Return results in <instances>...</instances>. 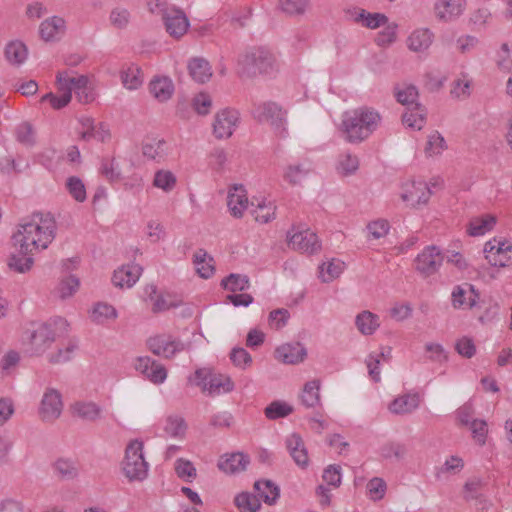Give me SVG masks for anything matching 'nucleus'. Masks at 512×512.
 Wrapping results in <instances>:
<instances>
[{
  "instance_id": "1",
  "label": "nucleus",
  "mask_w": 512,
  "mask_h": 512,
  "mask_svg": "<svg viewBox=\"0 0 512 512\" xmlns=\"http://www.w3.org/2000/svg\"><path fill=\"white\" fill-rule=\"evenodd\" d=\"M56 221L50 213H33L18 224L11 237L14 252L11 253L10 269L25 273L34 263V252L44 250L52 243L56 235Z\"/></svg>"
},
{
  "instance_id": "2",
  "label": "nucleus",
  "mask_w": 512,
  "mask_h": 512,
  "mask_svg": "<svg viewBox=\"0 0 512 512\" xmlns=\"http://www.w3.org/2000/svg\"><path fill=\"white\" fill-rule=\"evenodd\" d=\"M236 70L241 78L253 79L277 71L278 62L268 47L251 46L238 55Z\"/></svg>"
},
{
  "instance_id": "3",
  "label": "nucleus",
  "mask_w": 512,
  "mask_h": 512,
  "mask_svg": "<svg viewBox=\"0 0 512 512\" xmlns=\"http://www.w3.org/2000/svg\"><path fill=\"white\" fill-rule=\"evenodd\" d=\"M380 122V114L372 108L361 107L346 112L341 123L344 138L351 144L362 143L377 130Z\"/></svg>"
},
{
  "instance_id": "4",
  "label": "nucleus",
  "mask_w": 512,
  "mask_h": 512,
  "mask_svg": "<svg viewBox=\"0 0 512 512\" xmlns=\"http://www.w3.org/2000/svg\"><path fill=\"white\" fill-rule=\"evenodd\" d=\"M144 444L138 439L128 443L122 461V471L130 482H141L148 476L149 464L143 454Z\"/></svg>"
},
{
  "instance_id": "5",
  "label": "nucleus",
  "mask_w": 512,
  "mask_h": 512,
  "mask_svg": "<svg viewBox=\"0 0 512 512\" xmlns=\"http://www.w3.org/2000/svg\"><path fill=\"white\" fill-rule=\"evenodd\" d=\"M67 326L63 318H55L48 322L40 324L36 329L30 332V345L33 354H42L55 341L56 335H59Z\"/></svg>"
},
{
  "instance_id": "6",
  "label": "nucleus",
  "mask_w": 512,
  "mask_h": 512,
  "mask_svg": "<svg viewBox=\"0 0 512 512\" xmlns=\"http://www.w3.org/2000/svg\"><path fill=\"white\" fill-rule=\"evenodd\" d=\"M190 381H193L196 386H199L203 392H207L209 395L226 393L233 389V383L229 377L216 374L207 368L197 369Z\"/></svg>"
},
{
  "instance_id": "7",
  "label": "nucleus",
  "mask_w": 512,
  "mask_h": 512,
  "mask_svg": "<svg viewBox=\"0 0 512 512\" xmlns=\"http://www.w3.org/2000/svg\"><path fill=\"white\" fill-rule=\"evenodd\" d=\"M253 115L258 122L269 123L278 136H286V112L276 103L259 104L254 108Z\"/></svg>"
},
{
  "instance_id": "8",
  "label": "nucleus",
  "mask_w": 512,
  "mask_h": 512,
  "mask_svg": "<svg viewBox=\"0 0 512 512\" xmlns=\"http://www.w3.org/2000/svg\"><path fill=\"white\" fill-rule=\"evenodd\" d=\"M148 349L156 356L165 359L173 358L185 350V344L172 335H156L147 340Z\"/></svg>"
},
{
  "instance_id": "9",
  "label": "nucleus",
  "mask_w": 512,
  "mask_h": 512,
  "mask_svg": "<svg viewBox=\"0 0 512 512\" xmlns=\"http://www.w3.org/2000/svg\"><path fill=\"white\" fill-rule=\"evenodd\" d=\"M444 257L435 245L425 247L415 258V270L423 277L435 274L443 263Z\"/></svg>"
},
{
  "instance_id": "10",
  "label": "nucleus",
  "mask_w": 512,
  "mask_h": 512,
  "mask_svg": "<svg viewBox=\"0 0 512 512\" xmlns=\"http://www.w3.org/2000/svg\"><path fill=\"white\" fill-rule=\"evenodd\" d=\"M485 258L492 266L506 267L512 264V244L493 239L484 245Z\"/></svg>"
},
{
  "instance_id": "11",
  "label": "nucleus",
  "mask_w": 512,
  "mask_h": 512,
  "mask_svg": "<svg viewBox=\"0 0 512 512\" xmlns=\"http://www.w3.org/2000/svg\"><path fill=\"white\" fill-rule=\"evenodd\" d=\"M288 245L294 250L302 253L313 254L320 250V243L317 235L310 229L296 230L292 228L288 232Z\"/></svg>"
},
{
  "instance_id": "12",
  "label": "nucleus",
  "mask_w": 512,
  "mask_h": 512,
  "mask_svg": "<svg viewBox=\"0 0 512 512\" xmlns=\"http://www.w3.org/2000/svg\"><path fill=\"white\" fill-rule=\"evenodd\" d=\"M239 122V112L234 109H223L215 115L213 133L218 139L232 136Z\"/></svg>"
},
{
  "instance_id": "13",
  "label": "nucleus",
  "mask_w": 512,
  "mask_h": 512,
  "mask_svg": "<svg viewBox=\"0 0 512 512\" xmlns=\"http://www.w3.org/2000/svg\"><path fill=\"white\" fill-rule=\"evenodd\" d=\"M166 31L174 38L182 37L189 28V20L183 10L174 7L163 18Z\"/></svg>"
},
{
  "instance_id": "14",
  "label": "nucleus",
  "mask_w": 512,
  "mask_h": 512,
  "mask_svg": "<svg viewBox=\"0 0 512 512\" xmlns=\"http://www.w3.org/2000/svg\"><path fill=\"white\" fill-rule=\"evenodd\" d=\"M62 400L60 393L55 389L45 392L40 406V416L43 421L51 422L57 419L62 412Z\"/></svg>"
},
{
  "instance_id": "15",
  "label": "nucleus",
  "mask_w": 512,
  "mask_h": 512,
  "mask_svg": "<svg viewBox=\"0 0 512 512\" xmlns=\"http://www.w3.org/2000/svg\"><path fill=\"white\" fill-rule=\"evenodd\" d=\"M79 137L83 141L96 140L105 142L110 137L109 130L103 123H95L90 117H82L79 120Z\"/></svg>"
},
{
  "instance_id": "16",
  "label": "nucleus",
  "mask_w": 512,
  "mask_h": 512,
  "mask_svg": "<svg viewBox=\"0 0 512 512\" xmlns=\"http://www.w3.org/2000/svg\"><path fill=\"white\" fill-rule=\"evenodd\" d=\"M61 73L63 76V80L66 82L70 90L71 97L72 92H74L80 103H89L90 101H92L93 96L90 88L88 87L89 79L87 76L80 75L77 77H73L70 76L68 71H63Z\"/></svg>"
},
{
  "instance_id": "17",
  "label": "nucleus",
  "mask_w": 512,
  "mask_h": 512,
  "mask_svg": "<svg viewBox=\"0 0 512 512\" xmlns=\"http://www.w3.org/2000/svg\"><path fill=\"white\" fill-rule=\"evenodd\" d=\"M306 356V348L299 342L286 343L275 350V358L285 364H298L303 362Z\"/></svg>"
},
{
  "instance_id": "18",
  "label": "nucleus",
  "mask_w": 512,
  "mask_h": 512,
  "mask_svg": "<svg viewBox=\"0 0 512 512\" xmlns=\"http://www.w3.org/2000/svg\"><path fill=\"white\" fill-rule=\"evenodd\" d=\"M432 194L431 186L425 182H412L402 193L401 198L404 202H409L415 207L420 204H426Z\"/></svg>"
},
{
  "instance_id": "19",
  "label": "nucleus",
  "mask_w": 512,
  "mask_h": 512,
  "mask_svg": "<svg viewBox=\"0 0 512 512\" xmlns=\"http://www.w3.org/2000/svg\"><path fill=\"white\" fill-rule=\"evenodd\" d=\"M142 271L138 264L124 265L114 272L112 282L117 287L130 288L138 281Z\"/></svg>"
},
{
  "instance_id": "20",
  "label": "nucleus",
  "mask_w": 512,
  "mask_h": 512,
  "mask_svg": "<svg viewBox=\"0 0 512 512\" xmlns=\"http://www.w3.org/2000/svg\"><path fill=\"white\" fill-rule=\"evenodd\" d=\"M227 206L234 217L241 218L243 216L244 211L248 207V198L243 185H234L229 190Z\"/></svg>"
},
{
  "instance_id": "21",
  "label": "nucleus",
  "mask_w": 512,
  "mask_h": 512,
  "mask_svg": "<svg viewBox=\"0 0 512 512\" xmlns=\"http://www.w3.org/2000/svg\"><path fill=\"white\" fill-rule=\"evenodd\" d=\"M65 21L61 17L53 16L44 20L39 27V34L44 41H56L65 33Z\"/></svg>"
},
{
  "instance_id": "22",
  "label": "nucleus",
  "mask_w": 512,
  "mask_h": 512,
  "mask_svg": "<svg viewBox=\"0 0 512 512\" xmlns=\"http://www.w3.org/2000/svg\"><path fill=\"white\" fill-rule=\"evenodd\" d=\"M465 0H439L435 3L436 16L443 21L459 17L464 9Z\"/></svg>"
},
{
  "instance_id": "23",
  "label": "nucleus",
  "mask_w": 512,
  "mask_h": 512,
  "mask_svg": "<svg viewBox=\"0 0 512 512\" xmlns=\"http://www.w3.org/2000/svg\"><path fill=\"white\" fill-rule=\"evenodd\" d=\"M452 305L454 308H473L476 305L479 294L475 291L472 285L466 284L463 286H456L452 291Z\"/></svg>"
},
{
  "instance_id": "24",
  "label": "nucleus",
  "mask_w": 512,
  "mask_h": 512,
  "mask_svg": "<svg viewBox=\"0 0 512 512\" xmlns=\"http://www.w3.org/2000/svg\"><path fill=\"white\" fill-rule=\"evenodd\" d=\"M420 404V396L418 393H408L395 398L389 404V410L393 414L403 415L409 414L416 410Z\"/></svg>"
},
{
  "instance_id": "25",
  "label": "nucleus",
  "mask_w": 512,
  "mask_h": 512,
  "mask_svg": "<svg viewBox=\"0 0 512 512\" xmlns=\"http://www.w3.org/2000/svg\"><path fill=\"white\" fill-rule=\"evenodd\" d=\"M249 464V457L241 452L224 455L218 462V468L225 473L244 471Z\"/></svg>"
},
{
  "instance_id": "26",
  "label": "nucleus",
  "mask_w": 512,
  "mask_h": 512,
  "mask_svg": "<svg viewBox=\"0 0 512 512\" xmlns=\"http://www.w3.org/2000/svg\"><path fill=\"white\" fill-rule=\"evenodd\" d=\"M286 447L294 462L300 467L308 465V454L300 435L293 433L286 439Z\"/></svg>"
},
{
  "instance_id": "27",
  "label": "nucleus",
  "mask_w": 512,
  "mask_h": 512,
  "mask_svg": "<svg viewBox=\"0 0 512 512\" xmlns=\"http://www.w3.org/2000/svg\"><path fill=\"white\" fill-rule=\"evenodd\" d=\"M56 83L60 96H56L53 93H47L41 98V101H49V103L54 109H61L71 101L70 90L66 82L63 80L61 72H58L56 76Z\"/></svg>"
},
{
  "instance_id": "28",
  "label": "nucleus",
  "mask_w": 512,
  "mask_h": 512,
  "mask_svg": "<svg viewBox=\"0 0 512 512\" xmlns=\"http://www.w3.org/2000/svg\"><path fill=\"white\" fill-rule=\"evenodd\" d=\"M434 35L427 28L416 29L407 39L408 48L414 52L426 51L433 42Z\"/></svg>"
},
{
  "instance_id": "29",
  "label": "nucleus",
  "mask_w": 512,
  "mask_h": 512,
  "mask_svg": "<svg viewBox=\"0 0 512 512\" xmlns=\"http://www.w3.org/2000/svg\"><path fill=\"white\" fill-rule=\"evenodd\" d=\"M150 93L160 102L167 101L174 92V85L168 77H156L149 84Z\"/></svg>"
},
{
  "instance_id": "30",
  "label": "nucleus",
  "mask_w": 512,
  "mask_h": 512,
  "mask_svg": "<svg viewBox=\"0 0 512 512\" xmlns=\"http://www.w3.org/2000/svg\"><path fill=\"white\" fill-rule=\"evenodd\" d=\"M188 70L190 76L198 83H205L212 76V69L209 62L201 57L193 58L189 61Z\"/></svg>"
},
{
  "instance_id": "31",
  "label": "nucleus",
  "mask_w": 512,
  "mask_h": 512,
  "mask_svg": "<svg viewBox=\"0 0 512 512\" xmlns=\"http://www.w3.org/2000/svg\"><path fill=\"white\" fill-rule=\"evenodd\" d=\"M73 413L85 421L95 422L102 417V409L94 402H76L73 406Z\"/></svg>"
},
{
  "instance_id": "32",
  "label": "nucleus",
  "mask_w": 512,
  "mask_h": 512,
  "mask_svg": "<svg viewBox=\"0 0 512 512\" xmlns=\"http://www.w3.org/2000/svg\"><path fill=\"white\" fill-rule=\"evenodd\" d=\"M254 489L258 492L259 496L268 505L276 503L280 496L279 487L270 480H258L254 483Z\"/></svg>"
},
{
  "instance_id": "33",
  "label": "nucleus",
  "mask_w": 512,
  "mask_h": 512,
  "mask_svg": "<svg viewBox=\"0 0 512 512\" xmlns=\"http://www.w3.org/2000/svg\"><path fill=\"white\" fill-rule=\"evenodd\" d=\"M355 324L363 335H372L380 326L378 315L370 311H362L356 316Z\"/></svg>"
},
{
  "instance_id": "34",
  "label": "nucleus",
  "mask_w": 512,
  "mask_h": 512,
  "mask_svg": "<svg viewBox=\"0 0 512 512\" xmlns=\"http://www.w3.org/2000/svg\"><path fill=\"white\" fill-rule=\"evenodd\" d=\"M496 224V217L490 214L475 217L470 220L468 233L471 236H482L491 231Z\"/></svg>"
},
{
  "instance_id": "35",
  "label": "nucleus",
  "mask_w": 512,
  "mask_h": 512,
  "mask_svg": "<svg viewBox=\"0 0 512 512\" xmlns=\"http://www.w3.org/2000/svg\"><path fill=\"white\" fill-rule=\"evenodd\" d=\"M28 50L21 41H11L5 47V57L12 65H21L27 59Z\"/></svg>"
},
{
  "instance_id": "36",
  "label": "nucleus",
  "mask_w": 512,
  "mask_h": 512,
  "mask_svg": "<svg viewBox=\"0 0 512 512\" xmlns=\"http://www.w3.org/2000/svg\"><path fill=\"white\" fill-rule=\"evenodd\" d=\"M320 381L313 379L308 381L302 390L301 402L307 408H313L320 404Z\"/></svg>"
},
{
  "instance_id": "37",
  "label": "nucleus",
  "mask_w": 512,
  "mask_h": 512,
  "mask_svg": "<svg viewBox=\"0 0 512 512\" xmlns=\"http://www.w3.org/2000/svg\"><path fill=\"white\" fill-rule=\"evenodd\" d=\"M221 286L232 294L243 292L249 289L250 280L246 275L231 273L222 279Z\"/></svg>"
},
{
  "instance_id": "38",
  "label": "nucleus",
  "mask_w": 512,
  "mask_h": 512,
  "mask_svg": "<svg viewBox=\"0 0 512 512\" xmlns=\"http://www.w3.org/2000/svg\"><path fill=\"white\" fill-rule=\"evenodd\" d=\"M213 259L208 256L204 249H198L193 257V263L196 267V271L202 278H209L214 273V267L211 264Z\"/></svg>"
},
{
  "instance_id": "39",
  "label": "nucleus",
  "mask_w": 512,
  "mask_h": 512,
  "mask_svg": "<svg viewBox=\"0 0 512 512\" xmlns=\"http://www.w3.org/2000/svg\"><path fill=\"white\" fill-rule=\"evenodd\" d=\"M344 262L340 260H331L323 263L319 267V277L322 282L329 283L334 279L338 278L344 270Z\"/></svg>"
},
{
  "instance_id": "40",
  "label": "nucleus",
  "mask_w": 512,
  "mask_h": 512,
  "mask_svg": "<svg viewBox=\"0 0 512 512\" xmlns=\"http://www.w3.org/2000/svg\"><path fill=\"white\" fill-rule=\"evenodd\" d=\"M425 119L426 109L420 104H416L403 115L404 124L417 130H420L424 126Z\"/></svg>"
},
{
  "instance_id": "41",
  "label": "nucleus",
  "mask_w": 512,
  "mask_h": 512,
  "mask_svg": "<svg viewBox=\"0 0 512 512\" xmlns=\"http://www.w3.org/2000/svg\"><path fill=\"white\" fill-rule=\"evenodd\" d=\"M311 171V165L308 162L289 165L284 173V179L292 185L301 183V181Z\"/></svg>"
},
{
  "instance_id": "42",
  "label": "nucleus",
  "mask_w": 512,
  "mask_h": 512,
  "mask_svg": "<svg viewBox=\"0 0 512 512\" xmlns=\"http://www.w3.org/2000/svg\"><path fill=\"white\" fill-rule=\"evenodd\" d=\"M121 81L125 88L134 90L139 88L143 83L141 70L135 65H130L121 72Z\"/></svg>"
},
{
  "instance_id": "43",
  "label": "nucleus",
  "mask_w": 512,
  "mask_h": 512,
  "mask_svg": "<svg viewBox=\"0 0 512 512\" xmlns=\"http://www.w3.org/2000/svg\"><path fill=\"white\" fill-rule=\"evenodd\" d=\"M234 502L240 512H257L261 507L259 498L248 492L238 494Z\"/></svg>"
},
{
  "instance_id": "44",
  "label": "nucleus",
  "mask_w": 512,
  "mask_h": 512,
  "mask_svg": "<svg viewBox=\"0 0 512 512\" xmlns=\"http://www.w3.org/2000/svg\"><path fill=\"white\" fill-rule=\"evenodd\" d=\"M90 317L93 322L103 324L109 319H115L117 311L112 305L100 302L93 307Z\"/></svg>"
},
{
  "instance_id": "45",
  "label": "nucleus",
  "mask_w": 512,
  "mask_h": 512,
  "mask_svg": "<svg viewBox=\"0 0 512 512\" xmlns=\"http://www.w3.org/2000/svg\"><path fill=\"white\" fill-rule=\"evenodd\" d=\"M167 143L164 140L153 139L143 145V155L149 159L160 161L166 155Z\"/></svg>"
},
{
  "instance_id": "46",
  "label": "nucleus",
  "mask_w": 512,
  "mask_h": 512,
  "mask_svg": "<svg viewBox=\"0 0 512 512\" xmlns=\"http://www.w3.org/2000/svg\"><path fill=\"white\" fill-rule=\"evenodd\" d=\"M54 470L57 475L64 480H72L78 476V468L74 461L60 458L55 461Z\"/></svg>"
},
{
  "instance_id": "47",
  "label": "nucleus",
  "mask_w": 512,
  "mask_h": 512,
  "mask_svg": "<svg viewBox=\"0 0 512 512\" xmlns=\"http://www.w3.org/2000/svg\"><path fill=\"white\" fill-rule=\"evenodd\" d=\"M381 456L385 459L402 460L408 453L406 444L401 442H388L380 449Z\"/></svg>"
},
{
  "instance_id": "48",
  "label": "nucleus",
  "mask_w": 512,
  "mask_h": 512,
  "mask_svg": "<svg viewBox=\"0 0 512 512\" xmlns=\"http://www.w3.org/2000/svg\"><path fill=\"white\" fill-rule=\"evenodd\" d=\"M359 168V159L356 155L345 153L339 156L337 171L342 176L355 174Z\"/></svg>"
},
{
  "instance_id": "49",
  "label": "nucleus",
  "mask_w": 512,
  "mask_h": 512,
  "mask_svg": "<svg viewBox=\"0 0 512 512\" xmlns=\"http://www.w3.org/2000/svg\"><path fill=\"white\" fill-rule=\"evenodd\" d=\"M15 136L26 147H32L36 143L35 130L29 122L20 123L15 129Z\"/></svg>"
},
{
  "instance_id": "50",
  "label": "nucleus",
  "mask_w": 512,
  "mask_h": 512,
  "mask_svg": "<svg viewBox=\"0 0 512 512\" xmlns=\"http://www.w3.org/2000/svg\"><path fill=\"white\" fill-rule=\"evenodd\" d=\"M186 429L185 420L179 416H169L164 427L165 433L173 438H183Z\"/></svg>"
},
{
  "instance_id": "51",
  "label": "nucleus",
  "mask_w": 512,
  "mask_h": 512,
  "mask_svg": "<svg viewBox=\"0 0 512 512\" xmlns=\"http://www.w3.org/2000/svg\"><path fill=\"white\" fill-rule=\"evenodd\" d=\"M293 412V407L282 401H273L264 410L269 420L284 418Z\"/></svg>"
},
{
  "instance_id": "52",
  "label": "nucleus",
  "mask_w": 512,
  "mask_h": 512,
  "mask_svg": "<svg viewBox=\"0 0 512 512\" xmlns=\"http://www.w3.org/2000/svg\"><path fill=\"white\" fill-rule=\"evenodd\" d=\"M76 349L77 344L69 341L63 348H59L56 352L49 354L48 361L54 365L66 363L72 359Z\"/></svg>"
},
{
  "instance_id": "53",
  "label": "nucleus",
  "mask_w": 512,
  "mask_h": 512,
  "mask_svg": "<svg viewBox=\"0 0 512 512\" xmlns=\"http://www.w3.org/2000/svg\"><path fill=\"white\" fill-rule=\"evenodd\" d=\"M175 472L180 479L189 483H191L197 476V471L193 463L184 458L176 460Z\"/></svg>"
},
{
  "instance_id": "54",
  "label": "nucleus",
  "mask_w": 512,
  "mask_h": 512,
  "mask_svg": "<svg viewBox=\"0 0 512 512\" xmlns=\"http://www.w3.org/2000/svg\"><path fill=\"white\" fill-rule=\"evenodd\" d=\"M446 149V141L438 131H434L428 136L427 144L425 147V152L427 155H440Z\"/></svg>"
},
{
  "instance_id": "55",
  "label": "nucleus",
  "mask_w": 512,
  "mask_h": 512,
  "mask_svg": "<svg viewBox=\"0 0 512 512\" xmlns=\"http://www.w3.org/2000/svg\"><path fill=\"white\" fill-rule=\"evenodd\" d=\"M276 207L270 202L268 204L259 202L252 211L254 219L262 224H266L275 218Z\"/></svg>"
},
{
  "instance_id": "56",
  "label": "nucleus",
  "mask_w": 512,
  "mask_h": 512,
  "mask_svg": "<svg viewBox=\"0 0 512 512\" xmlns=\"http://www.w3.org/2000/svg\"><path fill=\"white\" fill-rule=\"evenodd\" d=\"M153 185L166 192L171 191L176 185V177L167 170H159L155 173Z\"/></svg>"
},
{
  "instance_id": "57",
  "label": "nucleus",
  "mask_w": 512,
  "mask_h": 512,
  "mask_svg": "<svg viewBox=\"0 0 512 512\" xmlns=\"http://www.w3.org/2000/svg\"><path fill=\"white\" fill-rule=\"evenodd\" d=\"M69 194L78 202L86 200V189L83 181L76 176H71L66 181Z\"/></svg>"
},
{
  "instance_id": "58",
  "label": "nucleus",
  "mask_w": 512,
  "mask_h": 512,
  "mask_svg": "<svg viewBox=\"0 0 512 512\" xmlns=\"http://www.w3.org/2000/svg\"><path fill=\"white\" fill-rule=\"evenodd\" d=\"M100 173L109 181H117L121 174L114 158H103L101 160Z\"/></svg>"
},
{
  "instance_id": "59",
  "label": "nucleus",
  "mask_w": 512,
  "mask_h": 512,
  "mask_svg": "<svg viewBox=\"0 0 512 512\" xmlns=\"http://www.w3.org/2000/svg\"><path fill=\"white\" fill-rule=\"evenodd\" d=\"M397 101L403 105L414 107L418 99V90L413 85H408L403 89H398L396 92Z\"/></svg>"
},
{
  "instance_id": "60",
  "label": "nucleus",
  "mask_w": 512,
  "mask_h": 512,
  "mask_svg": "<svg viewBox=\"0 0 512 512\" xmlns=\"http://www.w3.org/2000/svg\"><path fill=\"white\" fill-rule=\"evenodd\" d=\"M109 20L115 28L124 29L129 24L130 12L126 8L116 7L111 11Z\"/></svg>"
},
{
  "instance_id": "61",
  "label": "nucleus",
  "mask_w": 512,
  "mask_h": 512,
  "mask_svg": "<svg viewBox=\"0 0 512 512\" xmlns=\"http://www.w3.org/2000/svg\"><path fill=\"white\" fill-rule=\"evenodd\" d=\"M387 485L386 482L379 477H374L367 483V490L370 499L374 501L381 500L386 493Z\"/></svg>"
},
{
  "instance_id": "62",
  "label": "nucleus",
  "mask_w": 512,
  "mask_h": 512,
  "mask_svg": "<svg viewBox=\"0 0 512 512\" xmlns=\"http://www.w3.org/2000/svg\"><path fill=\"white\" fill-rule=\"evenodd\" d=\"M279 5L285 13L299 15L306 11L308 0H279Z\"/></svg>"
},
{
  "instance_id": "63",
  "label": "nucleus",
  "mask_w": 512,
  "mask_h": 512,
  "mask_svg": "<svg viewBox=\"0 0 512 512\" xmlns=\"http://www.w3.org/2000/svg\"><path fill=\"white\" fill-rule=\"evenodd\" d=\"M78 287L79 279L75 276H69L60 282L57 292L61 299H65L72 296L77 291Z\"/></svg>"
},
{
  "instance_id": "64",
  "label": "nucleus",
  "mask_w": 512,
  "mask_h": 512,
  "mask_svg": "<svg viewBox=\"0 0 512 512\" xmlns=\"http://www.w3.org/2000/svg\"><path fill=\"white\" fill-rule=\"evenodd\" d=\"M464 467L463 460L458 456H450L446 459L443 466L439 468L437 477L440 478L443 474H456Z\"/></svg>"
}]
</instances>
